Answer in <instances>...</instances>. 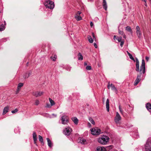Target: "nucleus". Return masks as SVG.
I'll return each mask as SVG.
<instances>
[{
	"label": "nucleus",
	"instance_id": "32",
	"mask_svg": "<svg viewBox=\"0 0 151 151\" xmlns=\"http://www.w3.org/2000/svg\"><path fill=\"white\" fill-rule=\"evenodd\" d=\"M18 110L17 109H15L14 110L12 111V113L13 114H15L17 112Z\"/></svg>",
	"mask_w": 151,
	"mask_h": 151
},
{
	"label": "nucleus",
	"instance_id": "48",
	"mask_svg": "<svg viewBox=\"0 0 151 151\" xmlns=\"http://www.w3.org/2000/svg\"><path fill=\"white\" fill-rule=\"evenodd\" d=\"M79 15L78 14L76 13L75 15V19H76V17H78V16Z\"/></svg>",
	"mask_w": 151,
	"mask_h": 151
},
{
	"label": "nucleus",
	"instance_id": "19",
	"mask_svg": "<svg viewBox=\"0 0 151 151\" xmlns=\"http://www.w3.org/2000/svg\"><path fill=\"white\" fill-rule=\"evenodd\" d=\"M103 6L104 9L105 10H106L107 9V4L106 0H103Z\"/></svg>",
	"mask_w": 151,
	"mask_h": 151
},
{
	"label": "nucleus",
	"instance_id": "2",
	"mask_svg": "<svg viewBox=\"0 0 151 151\" xmlns=\"http://www.w3.org/2000/svg\"><path fill=\"white\" fill-rule=\"evenodd\" d=\"M109 140V137L103 135L99 137L98 139V142L103 145H105L108 143Z\"/></svg>",
	"mask_w": 151,
	"mask_h": 151
},
{
	"label": "nucleus",
	"instance_id": "53",
	"mask_svg": "<svg viewBox=\"0 0 151 151\" xmlns=\"http://www.w3.org/2000/svg\"><path fill=\"white\" fill-rule=\"evenodd\" d=\"M114 40H115V39H117L116 37V36L115 35H114Z\"/></svg>",
	"mask_w": 151,
	"mask_h": 151
},
{
	"label": "nucleus",
	"instance_id": "37",
	"mask_svg": "<svg viewBox=\"0 0 151 151\" xmlns=\"http://www.w3.org/2000/svg\"><path fill=\"white\" fill-rule=\"evenodd\" d=\"M119 34L121 35H123L124 33L123 31H121L119 29Z\"/></svg>",
	"mask_w": 151,
	"mask_h": 151
},
{
	"label": "nucleus",
	"instance_id": "38",
	"mask_svg": "<svg viewBox=\"0 0 151 151\" xmlns=\"http://www.w3.org/2000/svg\"><path fill=\"white\" fill-rule=\"evenodd\" d=\"M117 39L119 42H120L122 41V37H118Z\"/></svg>",
	"mask_w": 151,
	"mask_h": 151
},
{
	"label": "nucleus",
	"instance_id": "15",
	"mask_svg": "<svg viewBox=\"0 0 151 151\" xmlns=\"http://www.w3.org/2000/svg\"><path fill=\"white\" fill-rule=\"evenodd\" d=\"M96 151H106V150L103 147H97Z\"/></svg>",
	"mask_w": 151,
	"mask_h": 151
},
{
	"label": "nucleus",
	"instance_id": "8",
	"mask_svg": "<svg viewBox=\"0 0 151 151\" xmlns=\"http://www.w3.org/2000/svg\"><path fill=\"white\" fill-rule=\"evenodd\" d=\"M121 117L118 112H116V116L114 118V121L117 124L119 123V121L121 120Z\"/></svg>",
	"mask_w": 151,
	"mask_h": 151
},
{
	"label": "nucleus",
	"instance_id": "60",
	"mask_svg": "<svg viewBox=\"0 0 151 151\" xmlns=\"http://www.w3.org/2000/svg\"><path fill=\"white\" fill-rule=\"evenodd\" d=\"M138 137H137V138H138Z\"/></svg>",
	"mask_w": 151,
	"mask_h": 151
},
{
	"label": "nucleus",
	"instance_id": "47",
	"mask_svg": "<svg viewBox=\"0 0 151 151\" xmlns=\"http://www.w3.org/2000/svg\"><path fill=\"white\" fill-rule=\"evenodd\" d=\"M88 127H91V124L89 122H88Z\"/></svg>",
	"mask_w": 151,
	"mask_h": 151
},
{
	"label": "nucleus",
	"instance_id": "30",
	"mask_svg": "<svg viewBox=\"0 0 151 151\" xmlns=\"http://www.w3.org/2000/svg\"><path fill=\"white\" fill-rule=\"evenodd\" d=\"M39 141L41 142L42 143H44L43 142V139L42 137L40 135H39Z\"/></svg>",
	"mask_w": 151,
	"mask_h": 151
},
{
	"label": "nucleus",
	"instance_id": "5",
	"mask_svg": "<svg viewBox=\"0 0 151 151\" xmlns=\"http://www.w3.org/2000/svg\"><path fill=\"white\" fill-rule=\"evenodd\" d=\"M91 130L92 134L93 135H98L101 133L100 129L97 127L92 129Z\"/></svg>",
	"mask_w": 151,
	"mask_h": 151
},
{
	"label": "nucleus",
	"instance_id": "29",
	"mask_svg": "<svg viewBox=\"0 0 151 151\" xmlns=\"http://www.w3.org/2000/svg\"><path fill=\"white\" fill-rule=\"evenodd\" d=\"M89 120L92 124L93 125L95 124V122L92 118L91 117H89Z\"/></svg>",
	"mask_w": 151,
	"mask_h": 151
},
{
	"label": "nucleus",
	"instance_id": "10",
	"mask_svg": "<svg viewBox=\"0 0 151 151\" xmlns=\"http://www.w3.org/2000/svg\"><path fill=\"white\" fill-rule=\"evenodd\" d=\"M43 93L41 91H37L33 92L32 94L36 97H38L41 96Z\"/></svg>",
	"mask_w": 151,
	"mask_h": 151
},
{
	"label": "nucleus",
	"instance_id": "36",
	"mask_svg": "<svg viewBox=\"0 0 151 151\" xmlns=\"http://www.w3.org/2000/svg\"><path fill=\"white\" fill-rule=\"evenodd\" d=\"M129 58L131 59V60H134V61H135V60H134V58H133L132 55L131 54H129Z\"/></svg>",
	"mask_w": 151,
	"mask_h": 151
},
{
	"label": "nucleus",
	"instance_id": "17",
	"mask_svg": "<svg viewBox=\"0 0 151 151\" xmlns=\"http://www.w3.org/2000/svg\"><path fill=\"white\" fill-rule=\"evenodd\" d=\"M72 120L75 124H78V120L76 117H73L72 118Z\"/></svg>",
	"mask_w": 151,
	"mask_h": 151
},
{
	"label": "nucleus",
	"instance_id": "24",
	"mask_svg": "<svg viewBox=\"0 0 151 151\" xmlns=\"http://www.w3.org/2000/svg\"><path fill=\"white\" fill-rule=\"evenodd\" d=\"M110 86L112 90L116 92L117 91V89L113 84L112 83L111 84Z\"/></svg>",
	"mask_w": 151,
	"mask_h": 151
},
{
	"label": "nucleus",
	"instance_id": "22",
	"mask_svg": "<svg viewBox=\"0 0 151 151\" xmlns=\"http://www.w3.org/2000/svg\"><path fill=\"white\" fill-rule=\"evenodd\" d=\"M23 85V84L22 83H19L17 86V93L19 92V91L20 89L22 87Z\"/></svg>",
	"mask_w": 151,
	"mask_h": 151
},
{
	"label": "nucleus",
	"instance_id": "51",
	"mask_svg": "<svg viewBox=\"0 0 151 151\" xmlns=\"http://www.w3.org/2000/svg\"><path fill=\"white\" fill-rule=\"evenodd\" d=\"M1 41H3L5 42L6 40V39L5 38L4 39H3L1 40Z\"/></svg>",
	"mask_w": 151,
	"mask_h": 151
},
{
	"label": "nucleus",
	"instance_id": "4",
	"mask_svg": "<svg viewBox=\"0 0 151 151\" xmlns=\"http://www.w3.org/2000/svg\"><path fill=\"white\" fill-rule=\"evenodd\" d=\"M145 151H151V138H149L145 145Z\"/></svg>",
	"mask_w": 151,
	"mask_h": 151
},
{
	"label": "nucleus",
	"instance_id": "27",
	"mask_svg": "<svg viewBox=\"0 0 151 151\" xmlns=\"http://www.w3.org/2000/svg\"><path fill=\"white\" fill-rule=\"evenodd\" d=\"M87 38L90 43H93V39L90 36L88 35L87 37Z\"/></svg>",
	"mask_w": 151,
	"mask_h": 151
},
{
	"label": "nucleus",
	"instance_id": "55",
	"mask_svg": "<svg viewBox=\"0 0 151 151\" xmlns=\"http://www.w3.org/2000/svg\"><path fill=\"white\" fill-rule=\"evenodd\" d=\"M127 54H128V55H129V54H131L128 51H127Z\"/></svg>",
	"mask_w": 151,
	"mask_h": 151
},
{
	"label": "nucleus",
	"instance_id": "6",
	"mask_svg": "<svg viewBox=\"0 0 151 151\" xmlns=\"http://www.w3.org/2000/svg\"><path fill=\"white\" fill-rule=\"evenodd\" d=\"M72 131L71 128L69 127L66 128L63 130V133L65 135H69Z\"/></svg>",
	"mask_w": 151,
	"mask_h": 151
},
{
	"label": "nucleus",
	"instance_id": "21",
	"mask_svg": "<svg viewBox=\"0 0 151 151\" xmlns=\"http://www.w3.org/2000/svg\"><path fill=\"white\" fill-rule=\"evenodd\" d=\"M9 109V107L8 106H7L4 107L3 109V115H4L7 113L8 112Z\"/></svg>",
	"mask_w": 151,
	"mask_h": 151
},
{
	"label": "nucleus",
	"instance_id": "9",
	"mask_svg": "<svg viewBox=\"0 0 151 151\" xmlns=\"http://www.w3.org/2000/svg\"><path fill=\"white\" fill-rule=\"evenodd\" d=\"M137 35L139 38H140L142 36V33L140 30V28L138 26H137L136 27Z\"/></svg>",
	"mask_w": 151,
	"mask_h": 151
},
{
	"label": "nucleus",
	"instance_id": "43",
	"mask_svg": "<svg viewBox=\"0 0 151 151\" xmlns=\"http://www.w3.org/2000/svg\"><path fill=\"white\" fill-rule=\"evenodd\" d=\"M110 84V82H109L108 83V85H107V87L108 89H109L111 87Z\"/></svg>",
	"mask_w": 151,
	"mask_h": 151
},
{
	"label": "nucleus",
	"instance_id": "16",
	"mask_svg": "<svg viewBox=\"0 0 151 151\" xmlns=\"http://www.w3.org/2000/svg\"><path fill=\"white\" fill-rule=\"evenodd\" d=\"M46 139L47 141V144L49 147L50 148H51L53 146V144L52 143V142L49 138H47Z\"/></svg>",
	"mask_w": 151,
	"mask_h": 151
},
{
	"label": "nucleus",
	"instance_id": "23",
	"mask_svg": "<svg viewBox=\"0 0 151 151\" xmlns=\"http://www.w3.org/2000/svg\"><path fill=\"white\" fill-rule=\"evenodd\" d=\"M78 59L79 60H82L83 59V57L82 55L80 52H79L78 54Z\"/></svg>",
	"mask_w": 151,
	"mask_h": 151
},
{
	"label": "nucleus",
	"instance_id": "34",
	"mask_svg": "<svg viewBox=\"0 0 151 151\" xmlns=\"http://www.w3.org/2000/svg\"><path fill=\"white\" fill-rule=\"evenodd\" d=\"M119 111H120L122 115H124L123 112L122 110V109H121V108L120 106V105L119 106Z\"/></svg>",
	"mask_w": 151,
	"mask_h": 151
},
{
	"label": "nucleus",
	"instance_id": "45",
	"mask_svg": "<svg viewBox=\"0 0 151 151\" xmlns=\"http://www.w3.org/2000/svg\"><path fill=\"white\" fill-rule=\"evenodd\" d=\"M90 25L91 27H92L93 25V23L92 22H91L90 23Z\"/></svg>",
	"mask_w": 151,
	"mask_h": 151
},
{
	"label": "nucleus",
	"instance_id": "58",
	"mask_svg": "<svg viewBox=\"0 0 151 151\" xmlns=\"http://www.w3.org/2000/svg\"><path fill=\"white\" fill-rule=\"evenodd\" d=\"M145 5L146 6H147V3H146H146H145Z\"/></svg>",
	"mask_w": 151,
	"mask_h": 151
},
{
	"label": "nucleus",
	"instance_id": "20",
	"mask_svg": "<svg viewBox=\"0 0 151 151\" xmlns=\"http://www.w3.org/2000/svg\"><path fill=\"white\" fill-rule=\"evenodd\" d=\"M146 107L149 111L151 112V104L150 103H147L146 105Z\"/></svg>",
	"mask_w": 151,
	"mask_h": 151
},
{
	"label": "nucleus",
	"instance_id": "13",
	"mask_svg": "<svg viewBox=\"0 0 151 151\" xmlns=\"http://www.w3.org/2000/svg\"><path fill=\"white\" fill-rule=\"evenodd\" d=\"M78 139L79 140V142L82 144H85L87 143L86 139L83 137H80Z\"/></svg>",
	"mask_w": 151,
	"mask_h": 151
},
{
	"label": "nucleus",
	"instance_id": "14",
	"mask_svg": "<svg viewBox=\"0 0 151 151\" xmlns=\"http://www.w3.org/2000/svg\"><path fill=\"white\" fill-rule=\"evenodd\" d=\"M33 138L34 143L37 145L36 144V141L37 140V136L36 132H34L33 133Z\"/></svg>",
	"mask_w": 151,
	"mask_h": 151
},
{
	"label": "nucleus",
	"instance_id": "42",
	"mask_svg": "<svg viewBox=\"0 0 151 151\" xmlns=\"http://www.w3.org/2000/svg\"><path fill=\"white\" fill-rule=\"evenodd\" d=\"M40 104V101L38 100H36L35 102V104L36 105H38Z\"/></svg>",
	"mask_w": 151,
	"mask_h": 151
},
{
	"label": "nucleus",
	"instance_id": "61",
	"mask_svg": "<svg viewBox=\"0 0 151 151\" xmlns=\"http://www.w3.org/2000/svg\"><path fill=\"white\" fill-rule=\"evenodd\" d=\"M150 1H151V0H150Z\"/></svg>",
	"mask_w": 151,
	"mask_h": 151
},
{
	"label": "nucleus",
	"instance_id": "3",
	"mask_svg": "<svg viewBox=\"0 0 151 151\" xmlns=\"http://www.w3.org/2000/svg\"><path fill=\"white\" fill-rule=\"evenodd\" d=\"M45 6L47 8L53 9L54 7V2L50 0H46L44 3Z\"/></svg>",
	"mask_w": 151,
	"mask_h": 151
},
{
	"label": "nucleus",
	"instance_id": "12",
	"mask_svg": "<svg viewBox=\"0 0 151 151\" xmlns=\"http://www.w3.org/2000/svg\"><path fill=\"white\" fill-rule=\"evenodd\" d=\"M6 25V23L5 21H4L3 23L0 24V31H2L5 29Z\"/></svg>",
	"mask_w": 151,
	"mask_h": 151
},
{
	"label": "nucleus",
	"instance_id": "31",
	"mask_svg": "<svg viewBox=\"0 0 151 151\" xmlns=\"http://www.w3.org/2000/svg\"><path fill=\"white\" fill-rule=\"evenodd\" d=\"M76 19L77 21H79L82 19V18L80 15H79L78 16Z\"/></svg>",
	"mask_w": 151,
	"mask_h": 151
},
{
	"label": "nucleus",
	"instance_id": "54",
	"mask_svg": "<svg viewBox=\"0 0 151 151\" xmlns=\"http://www.w3.org/2000/svg\"><path fill=\"white\" fill-rule=\"evenodd\" d=\"M87 65V64L86 62H85L84 63V65Z\"/></svg>",
	"mask_w": 151,
	"mask_h": 151
},
{
	"label": "nucleus",
	"instance_id": "26",
	"mask_svg": "<svg viewBox=\"0 0 151 151\" xmlns=\"http://www.w3.org/2000/svg\"><path fill=\"white\" fill-rule=\"evenodd\" d=\"M125 28H126V30L127 31H128L130 32L131 33H132V29H131L130 27L129 26H127Z\"/></svg>",
	"mask_w": 151,
	"mask_h": 151
},
{
	"label": "nucleus",
	"instance_id": "44",
	"mask_svg": "<svg viewBox=\"0 0 151 151\" xmlns=\"http://www.w3.org/2000/svg\"><path fill=\"white\" fill-rule=\"evenodd\" d=\"M76 13L77 14H78L80 15V14H81V11H78V12Z\"/></svg>",
	"mask_w": 151,
	"mask_h": 151
},
{
	"label": "nucleus",
	"instance_id": "39",
	"mask_svg": "<svg viewBox=\"0 0 151 151\" xmlns=\"http://www.w3.org/2000/svg\"><path fill=\"white\" fill-rule=\"evenodd\" d=\"M52 106L48 103H47L46 105V107L47 108H50Z\"/></svg>",
	"mask_w": 151,
	"mask_h": 151
},
{
	"label": "nucleus",
	"instance_id": "25",
	"mask_svg": "<svg viewBox=\"0 0 151 151\" xmlns=\"http://www.w3.org/2000/svg\"><path fill=\"white\" fill-rule=\"evenodd\" d=\"M28 73V76H26L25 75H24L23 76V77L24 78H27L30 75H32V72L31 71H29L28 72H27Z\"/></svg>",
	"mask_w": 151,
	"mask_h": 151
},
{
	"label": "nucleus",
	"instance_id": "50",
	"mask_svg": "<svg viewBox=\"0 0 151 151\" xmlns=\"http://www.w3.org/2000/svg\"><path fill=\"white\" fill-rule=\"evenodd\" d=\"M92 36L93 37V39H94V38L95 39V37L94 34V33L93 32H92Z\"/></svg>",
	"mask_w": 151,
	"mask_h": 151
},
{
	"label": "nucleus",
	"instance_id": "49",
	"mask_svg": "<svg viewBox=\"0 0 151 151\" xmlns=\"http://www.w3.org/2000/svg\"><path fill=\"white\" fill-rule=\"evenodd\" d=\"M145 59L147 61H148L149 60V58L147 56H146L145 57Z\"/></svg>",
	"mask_w": 151,
	"mask_h": 151
},
{
	"label": "nucleus",
	"instance_id": "57",
	"mask_svg": "<svg viewBox=\"0 0 151 151\" xmlns=\"http://www.w3.org/2000/svg\"><path fill=\"white\" fill-rule=\"evenodd\" d=\"M142 1H144L145 3L146 2V0H142Z\"/></svg>",
	"mask_w": 151,
	"mask_h": 151
},
{
	"label": "nucleus",
	"instance_id": "18",
	"mask_svg": "<svg viewBox=\"0 0 151 151\" xmlns=\"http://www.w3.org/2000/svg\"><path fill=\"white\" fill-rule=\"evenodd\" d=\"M109 100L108 99H107L106 102V110L108 112H109Z\"/></svg>",
	"mask_w": 151,
	"mask_h": 151
},
{
	"label": "nucleus",
	"instance_id": "28",
	"mask_svg": "<svg viewBox=\"0 0 151 151\" xmlns=\"http://www.w3.org/2000/svg\"><path fill=\"white\" fill-rule=\"evenodd\" d=\"M49 99L50 101V105L52 106L53 105H54L55 104V103L54 102V101L52 100V99L51 98H49Z\"/></svg>",
	"mask_w": 151,
	"mask_h": 151
},
{
	"label": "nucleus",
	"instance_id": "59",
	"mask_svg": "<svg viewBox=\"0 0 151 151\" xmlns=\"http://www.w3.org/2000/svg\"><path fill=\"white\" fill-rule=\"evenodd\" d=\"M70 70V68H69L68 69V70Z\"/></svg>",
	"mask_w": 151,
	"mask_h": 151
},
{
	"label": "nucleus",
	"instance_id": "1",
	"mask_svg": "<svg viewBox=\"0 0 151 151\" xmlns=\"http://www.w3.org/2000/svg\"><path fill=\"white\" fill-rule=\"evenodd\" d=\"M136 70L138 72H139L140 74H144L145 73V60L142 59V64L140 66V70H139V63L137 58H136Z\"/></svg>",
	"mask_w": 151,
	"mask_h": 151
},
{
	"label": "nucleus",
	"instance_id": "35",
	"mask_svg": "<svg viewBox=\"0 0 151 151\" xmlns=\"http://www.w3.org/2000/svg\"><path fill=\"white\" fill-rule=\"evenodd\" d=\"M57 116V115L54 114H52V116H50V118H52L53 117H55Z\"/></svg>",
	"mask_w": 151,
	"mask_h": 151
},
{
	"label": "nucleus",
	"instance_id": "46",
	"mask_svg": "<svg viewBox=\"0 0 151 151\" xmlns=\"http://www.w3.org/2000/svg\"><path fill=\"white\" fill-rule=\"evenodd\" d=\"M93 45L96 48H97V45L96 43H93Z\"/></svg>",
	"mask_w": 151,
	"mask_h": 151
},
{
	"label": "nucleus",
	"instance_id": "40",
	"mask_svg": "<svg viewBox=\"0 0 151 151\" xmlns=\"http://www.w3.org/2000/svg\"><path fill=\"white\" fill-rule=\"evenodd\" d=\"M120 42H121L120 44V45L121 46V47H122L123 45L124 44V40H122V41H121Z\"/></svg>",
	"mask_w": 151,
	"mask_h": 151
},
{
	"label": "nucleus",
	"instance_id": "7",
	"mask_svg": "<svg viewBox=\"0 0 151 151\" xmlns=\"http://www.w3.org/2000/svg\"><path fill=\"white\" fill-rule=\"evenodd\" d=\"M61 120L62 121V123L63 124H66L68 122L67 117L65 115L62 116L61 118Z\"/></svg>",
	"mask_w": 151,
	"mask_h": 151
},
{
	"label": "nucleus",
	"instance_id": "33",
	"mask_svg": "<svg viewBox=\"0 0 151 151\" xmlns=\"http://www.w3.org/2000/svg\"><path fill=\"white\" fill-rule=\"evenodd\" d=\"M51 58L53 61H55L56 60V58H57V55H55L53 57H51Z\"/></svg>",
	"mask_w": 151,
	"mask_h": 151
},
{
	"label": "nucleus",
	"instance_id": "11",
	"mask_svg": "<svg viewBox=\"0 0 151 151\" xmlns=\"http://www.w3.org/2000/svg\"><path fill=\"white\" fill-rule=\"evenodd\" d=\"M141 74H140L139 75H137V78H136V79L135 81V82L134 83V85L136 86V85H137L138 83L140 81V79H141L140 77L141 76Z\"/></svg>",
	"mask_w": 151,
	"mask_h": 151
},
{
	"label": "nucleus",
	"instance_id": "41",
	"mask_svg": "<svg viewBox=\"0 0 151 151\" xmlns=\"http://www.w3.org/2000/svg\"><path fill=\"white\" fill-rule=\"evenodd\" d=\"M91 67L89 65L87 66L86 67V69L88 70H91Z\"/></svg>",
	"mask_w": 151,
	"mask_h": 151
},
{
	"label": "nucleus",
	"instance_id": "56",
	"mask_svg": "<svg viewBox=\"0 0 151 151\" xmlns=\"http://www.w3.org/2000/svg\"><path fill=\"white\" fill-rule=\"evenodd\" d=\"M24 75H25L26 76H28V73H27V72L25 74H24Z\"/></svg>",
	"mask_w": 151,
	"mask_h": 151
},
{
	"label": "nucleus",
	"instance_id": "52",
	"mask_svg": "<svg viewBox=\"0 0 151 151\" xmlns=\"http://www.w3.org/2000/svg\"><path fill=\"white\" fill-rule=\"evenodd\" d=\"M123 35V37L124 38L126 39V35L124 34V35Z\"/></svg>",
	"mask_w": 151,
	"mask_h": 151
}]
</instances>
